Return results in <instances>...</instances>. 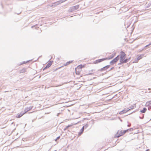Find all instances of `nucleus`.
I'll list each match as a JSON object with an SVG mask.
<instances>
[{"instance_id":"1","label":"nucleus","mask_w":151,"mask_h":151,"mask_svg":"<svg viewBox=\"0 0 151 151\" xmlns=\"http://www.w3.org/2000/svg\"><path fill=\"white\" fill-rule=\"evenodd\" d=\"M119 56V61L121 63H125L128 62V61L130 59V58H127L126 54L123 52L121 51Z\"/></svg>"},{"instance_id":"2","label":"nucleus","mask_w":151,"mask_h":151,"mask_svg":"<svg viewBox=\"0 0 151 151\" xmlns=\"http://www.w3.org/2000/svg\"><path fill=\"white\" fill-rule=\"evenodd\" d=\"M131 129H128L126 130H119L115 135V136L116 137H119L124 135L126 132L128 131Z\"/></svg>"},{"instance_id":"3","label":"nucleus","mask_w":151,"mask_h":151,"mask_svg":"<svg viewBox=\"0 0 151 151\" xmlns=\"http://www.w3.org/2000/svg\"><path fill=\"white\" fill-rule=\"evenodd\" d=\"M79 7V6L78 5L71 7L70 8L68 11L69 12H72L78 9Z\"/></svg>"},{"instance_id":"4","label":"nucleus","mask_w":151,"mask_h":151,"mask_svg":"<svg viewBox=\"0 0 151 151\" xmlns=\"http://www.w3.org/2000/svg\"><path fill=\"white\" fill-rule=\"evenodd\" d=\"M119 60V56L118 55L110 62V63L112 64H113L115 63L116 62Z\"/></svg>"},{"instance_id":"5","label":"nucleus","mask_w":151,"mask_h":151,"mask_svg":"<svg viewBox=\"0 0 151 151\" xmlns=\"http://www.w3.org/2000/svg\"><path fill=\"white\" fill-rule=\"evenodd\" d=\"M108 59L107 58H105L101 59H98L95 61V63H100L104 60H107Z\"/></svg>"},{"instance_id":"6","label":"nucleus","mask_w":151,"mask_h":151,"mask_svg":"<svg viewBox=\"0 0 151 151\" xmlns=\"http://www.w3.org/2000/svg\"><path fill=\"white\" fill-rule=\"evenodd\" d=\"M52 61H50L46 65V67L43 69V70H45L46 69H47L48 68L50 67L51 65H52Z\"/></svg>"},{"instance_id":"7","label":"nucleus","mask_w":151,"mask_h":151,"mask_svg":"<svg viewBox=\"0 0 151 151\" xmlns=\"http://www.w3.org/2000/svg\"><path fill=\"white\" fill-rule=\"evenodd\" d=\"M33 106H29V107H27V108H26L25 109H24V113L25 114L26 113L27 111H30V110H31L33 108Z\"/></svg>"},{"instance_id":"8","label":"nucleus","mask_w":151,"mask_h":151,"mask_svg":"<svg viewBox=\"0 0 151 151\" xmlns=\"http://www.w3.org/2000/svg\"><path fill=\"white\" fill-rule=\"evenodd\" d=\"M24 114H25V113L24 112H21L19 114H17V118H20L21 116H23Z\"/></svg>"},{"instance_id":"9","label":"nucleus","mask_w":151,"mask_h":151,"mask_svg":"<svg viewBox=\"0 0 151 151\" xmlns=\"http://www.w3.org/2000/svg\"><path fill=\"white\" fill-rule=\"evenodd\" d=\"M109 67H110V65H107V66L104 67L102 69V70H106L107 69L109 68Z\"/></svg>"},{"instance_id":"10","label":"nucleus","mask_w":151,"mask_h":151,"mask_svg":"<svg viewBox=\"0 0 151 151\" xmlns=\"http://www.w3.org/2000/svg\"><path fill=\"white\" fill-rule=\"evenodd\" d=\"M26 71V68H24L22 70H20V73H25Z\"/></svg>"},{"instance_id":"11","label":"nucleus","mask_w":151,"mask_h":151,"mask_svg":"<svg viewBox=\"0 0 151 151\" xmlns=\"http://www.w3.org/2000/svg\"><path fill=\"white\" fill-rule=\"evenodd\" d=\"M151 104V101H148L146 102L145 104V106H148Z\"/></svg>"},{"instance_id":"12","label":"nucleus","mask_w":151,"mask_h":151,"mask_svg":"<svg viewBox=\"0 0 151 151\" xmlns=\"http://www.w3.org/2000/svg\"><path fill=\"white\" fill-rule=\"evenodd\" d=\"M147 111V109L145 108H144L143 110L140 111L142 113H145Z\"/></svg>"},{"instance_id":"13","label":"nucleus","mask_w":151,"mask_h":151,"mask_svg":"<svg viewBox=\"0 0 151 151\" xmlns=\"http://www.w3.org/2000/svg\"><path fill=\"white\" fill-rule=\"evenodd\" d=\"M73 60L69 61L67 62V63H65V64L64 65L65 66L67 65H68L69 64H70L71 63H72L73 62Z\"/></svg>"},{"instance_id":"14","label":"nucleus","mask_w":151,"mask_h":151,"mask_svg":"<svg viewBox=\"0 0 151 151\" xmlns=\"http://www.w3.org/2000/svg\"><path fill=\"white\" fill-rule=\"evenodd\" d=\"M32 61V60H28V61H27L26 62H25V61H23L22 63H20V65H22V64H25L27 63H28L29 61Z\"/></svg>"},{"instance_id":"15","label":"nucleus","mask_w":151,"mask_h":151,"mask_svg":"<svg viewBox=\"0 0 151 151\" xmlns=\"http://www.w3.org/2000/svg\"><path fill=\"white\" fill-rule=\"evenodd\" d=\"M83 129H81L80 130V132H79L78 134V136L81 135L82 133H83Z\"/></svg>"},{"instance_id":"16","label":"nucleus","mask_w":151,"mask_h":151,"mask_svg":"<svg viewBox=\"0 0 151 151\" xmlns=\"http://www.w3.org/2000/svg\"><path fill=\"white\" fill-rule=\"evenodd\" d=\"M142 58V56L141 55H140L138 56L137 58V60L138 61L139 60Z\"/></svg>"},{"instance_id":"17","label":"nucleus","mask_w":151,"mask_h":151,"mask_svg":"<svg viewBox=\"0 0 151 151\" xmlns=\"http://www.w3.org/2000/svg\"><path fill=\"white\" fill-rule=\"evenodd\" d=\"M83 66H84L83 65H79L78 66V67L80 68H82L83 67Z\"/></svg>"},{"instance_id":"18","label":"nucleus","mask_w":151,"mask_h":151,"mask_svg":"<svg viewBox=\"0 0 151 151\" xmlns=\"http://www.w3.org/2000/svg\"><path fill=\"white\" fill-rule=\"evenodd\" d=\"M88 126V125L87 124H86L85 125L83 126V127L85 128V129H86Z\"/></svg>"},{"instance_id":"19","label":"nucleus","mask_w":151,"mask_h":151,"mask_svg":"<svg viewBox=\"0 0 151 151\" xmlns=\"http://www.w3.org/2000/svg\"><path fill=\"white\" fill-rule=\"evenodd\" d=\"M136 107V104H134L133 106H132V107L131 108V109H133L135 108Z\"/></svg>"},{"instance_id":"20","label":"nucleus","mask_w":151,"mask_h":151,"mask_svg":"<svg viewBox=\"0 0 151 151\" xmlns=\"http://www.w3.org/2000/svg\"><path fill=\"white\" fill-rule=\"evenodd\" d=\"M61 4V3L60 2V1L55 3V4L57 5H58V4Z\"/></svg>"},{"instance_id":"21","label":"nucleus","mask_w":151,"mask_h":151,"mask_svg":"<svg viewBox=\"0 0 151 151\" xmlns=\"http://www.w3.org/2000/svg\"><path fill=\"white\" fill-rule=\"evenodd\" d=\"M60 138V136H58L57 137V138L55 139V141H56L57 140L59 139Z\"/></svg>"},{"instance_id":"22","label":"nucleus","mask_w":151,"mask_h":151,"mask_svg":"<svg viewBox=\"0 0 151 151\" xmlns=\"http://www.w3.org/2000/svg\"><path fill=\"white\" fill-rule=\"evenodd\" d=\"M124 111H121L120 113H119V114H122L123 113H124Z\"/></svg>"},{"instance_id":"23","label":"nucleus","mask_w":151,"mask_h":151,"mask_svg":"<svg viewBox=\"0 0 151 151\" xmlns=\"http://www.w3.org/2000/svg\"><path fill=\"white\" fill-rule=\"evenodd\" d=\"M151 45V43H150L149 44V45H146V46H145V47H147L148 46H149V45Z\"/></svg>"},{"instance_id":"24","label":"nucleus","mask_w":151,"mask_h":151,"mask_svg":"<svg viewBox=\"0 0 151 151\" xmlns=\"http://www.w3.org/2000/svg\"><path fill=\"white\" fill-rule=\"evenodd\" d=\"M37 26V24H36L35 25H34V26H32V28H33V27H36Z\"/></svg>"},{"instance_id":"25","label":"nucleus","mask_w":151,"mask_h":151,"mask_svg":"<svg viewBox=\"0 0 151 151\" xmlns=\"http://www.w3.org/2000/svg\"><path fill=\"white\" fill-rule=\"evenodd\" d=\"M85 129L83 127H82V128L81 129H83V130H84V129Z\"/></svg>"},{"instance_id":"26","label":"nucleus","mask_w":151,"mask_h":151,"mask_svg":"<svg viewBox=\"0 0 151 151\" xmlns=\"http://www.w3.org/2000/svg\"><path fill=\"white\" fill-rule=\"evenodd\" d=\"M146 151H150V150L148 149Z\"/></svg>"},{"instance_id":"27","label":"nucleus","mask_w":151,"mask_h":151,"mask_svg":"<svg viewBox=\"0 0 151 151\" xmlns=\"http://www.w3.org/2000/svg\"><path fill=\"white\" fill-rule=\"evenodd\" d=\"M34 120H32V122H34Z\"/></svg>"},{"instance_id":"28","label":"nucleus","mask_w":151,"mask_h":151,"mask_svg":"<svg viewBox=\"0 0 151 151\" xmlns=\"http://www.w3.org/2000/svg\"><path fill=\"white\" fill-rule=\"evenodd\" d=\"M113 68H111V70L113 69Z\"/></svg>"},{"instance_id":"29","label":"nucleus","mask_w":151,"mask_h":151,"mask_svg":"<svg viewBox=\"0 0 151 151\" xmlns=\"http://www.w3.org/2000/svg\"><path fill=\"white\" fill-rule=\"evenodd\" d=\"M52 58H51L49 60H50L52 59Z\"/></svg>"},{"instance_id":"30","label":"nucleus","mask_w":151,"mask_h":151,"mask_svg":"<svg viewBox=\"0 0 151 151\" xmlns=\"http://www.w3.org/2000/svg\"><path fill=\"white\" fill-rule=\"evenodd\" d=\"M54 151H57V150H55Z\"/></svg>"}]
</instances>
